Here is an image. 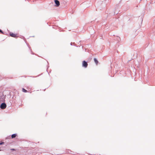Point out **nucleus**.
Masks as SVG:
<instances>
[{
  "instance_id": "0eeeda50",
  "label": "nucleus",
  "mask_w": 155,
  "mask_h": 155,
  "mask_svg": "<svg viewBox=\"0 0 155 155\" xmlns=\"http://www.w3.org/2000/svg\"><path fill=\"white\" fill-rule=\"evenodd\" d=\"M94 61L95 63L96 64V65H97L98 63V61L97 60V59L96 58H94Z\"/></svg>"
},
{
  "instance_id": "dca6fc26",
  "label": "nucleus",
  "mask_w": 155,
  "mask_h": 155,
  "mask_svg": "<svg viewBox=\"0 0 155 155\" xmlns=\"http://www.w3.org/2000/svg\"><path fill=\"white\" fill-rule=\"evenodd\" d=\"M68 150V152H68V153H70L69 152V151H70V152H72V151H71V150Z\"/></svg>"
},
{
  "instance_id": "6ab92c4d",
  "label": "nucleus",
  "mask_w": 155,
  "mask_h": 155,
  "mask_svg": "<svg viewBox=\"0 0 155 155\" xmlns=\"http://www.w3.org/2000/svg\"><path fill=\"white\" fill-rule=\"evenodd\" d=\"M49 67V66H48V67H47V69H46V71H47V72H48V68Z\"/></svg>"
},
{
  "instance_id": "a211bd4d",
  "label": "nucleus",
  "mask_w": 155,
  "mask_h": 155,
  "mask_svg": "<svg viewBox=\"0 0 155 155\" xmlns=\"http://www.w3.org/2000/svg\"><path fill=\"white\" fill-rule=\"evenodd\" d=\"M73 44H74V45L75 47H78L77 46H76V45H75V44H74V43H73Z\"/></svg>"
},
{
  "instance_id": "aec40b11",
  "label": "nucleus",
  "mask_w": 155,
  "mask_h": 155,
  "mask_svg": "<svg viewBox=\"0 0 155 155\" xmlns=\"http://www.w3.org/2000/svg\"><path fill=\"white\" fill-rule=\"evenodd\" d=\"M31 54H34L33 53V52L32 51H31Z\"/></svg>"
},
{
  "instance_id": "39448f33",
  "label": "nucleus",
  "mask_w": 155,
  "mask_h": 155,
  "mask_svg": "<svg viewBox=\"0 0 155 155\" xmlns=\"http://www.w3.org/2000/svg\"><path fill=\"white\" fill-rule=\"evenodd\" d=\"M9 35L11 37H12L15 38L16 37V34L12 32H10Z\"/></svg>"
},
{
  "instance_id": "f8f14e48",
  "label": "nucleus",
  "mask_w": 155,
  "mask_h": 155,
  "mask_svg": "<svg viewBox=\"0 0 155 155\" xmlns=\"http://www.w3.org/2000/svg\"><path fill=\"white\" fill-rule=\"evenodd\" d=\"M117 39L118 41H120V37H117Z\"/></svg>"
},
{
  "instance_id": "423d86ee",
  "label": "nucleus",
  "mask_w": 155,
  "mask_h": 155,
  "mask_svg": "<svg viewBox=\"0 0 155 155\" xmlns=\"http://www.w3.org/2000/svg\"><path fill=\"white\" fill-rule=\"evenodd\" d=\"M17 136H18V135H17V134L16 133L12 134L11 135V138L13 139V138H15L16 137H17Z\"/></svg>"
},
{
  "instance_id": "6e6552de",
  "label": "nucleus",
  "mask_w": 155,
  "mask_h": 155,
  "mask_svg": "<svg viewBox=\"0 0 155 155\" xmlns=\"http://www.w3.org/2000/svg\"><path fill=\"white\" fill-rule=\"evenodd\" d=\"M22 91L24 93H26L28 91L25 89V88H23L22 89Z\"/></svg>"
},
{
  "instance_id": "f03ea898",
  "label": "nucleus",
  "mask_w": 155,
  "mask_h": 155,
  "mask_svg": "<svg viewBox=\"0 0 155 155\" xmlns=\"http://www.w3.org/2000/svg\"><path fill=\"white\" fill-rule=\"evenodd\" d=\"M0 105V107L2 109H5L7 106V105L5 102H3Z\"/></svg>"
},
{
  "instance_id": "5701e85b",
  "label": "nucleus",
  "mask_w": 155,
  "mask_h": 155,
  "mask_svg": "<svg viewBox=\"0 0 155 155\" xmlns=\"http://www.w3.org/2000/svg\"><path fill=\"white\" fill-rule=\"evenodd\" d=\"M117 13H115V12H114V14H117Z\"/></svg>"
},
{
  "instance_id": "4be33fe9",
  "label": "nucleus",
  "mask_w": 155,
  "mask_h": 155,
  "mask_svg": "<svg viewBox=\"0 0 155 155\" xmlns=\"http://www.w3.org/2000/svg\"><path fill=\"white\" fill-rule=\"evenodd\" d=\"M9 137H7L6 138V139H8V138H9Z\"/></svg>"
},
{
  "instance_id": "1a4fd4ad",
  "label": "nucleus",
  "mask_w": 155,
  "mask_h": 155,
  "mask_svg": "<svg viewBox=\"0 0 155 155\" xmlns=\"http://www.w3.org/2000/svg\"><path fill=\"white\" fill-rule=\"evenodd\" d=\"M40 75V74H39L38 75H37V76H28V77H31V78H35V77H38Z\"/></svg>"
},
{
  "instance_id": "f3484780",
  "label": "nucleus",
  "mask_w": 155,
  "mask_h": 155,
  "mask_svg": "<svg viewBox=\"0 0 155 155\" xmlns=\"http://www.w3.org/2000/svg\"><path fill=\"white\" fill-rule=\"evenodd\" d=\"M153 31V32L154 33H155V28L154 29Z\"/></svg>"
},
{
  "instance_id": "393cba45",
  "label": "nucleus",
  "mask_w": 155,
  "mask_h": 155,
  "mask_svg": "<svg viewBox=\"0 0 155 155\" xmlns=\"http://www.w3.org/2000/svg\"><path fill=\"white\" fill-rule=\"evenodd\" d=\"M1 150H0V151H1Z\"/></svg>"
},
{
  "instance_id": "412c9836",
  "label": "nucleus",
  "mask_w": 155,
  "mask_h": 155,
  "mask_svg": "<svg viewBox=\"0 0 155 155\" xmlns=\"http://www.w3.org/2000/svg\"><path fill=\"white\" fill-rule=\"evenodd\" d=\"M72 43H72V42H71V43H70V45H72Z\"/></svg>"
},
{
  "instance_id": "f257e3e1",
  "label": "nucleus",
  "mask_w": 155,
  "mask_h": 155,
  "mask_svg": "<svg viewBox=\"0 0 155 155\" xmlns=\"http://www.w3.org/2000/svg\"><path fill=\"white\" fill-rule=\"evenodd\" d=\"M6 95H4L3 93H0V101L5 102Z\"/></svg>"
},
{
  "instance_id": "b1692460",
  "label": "nucleus",
  "mask_w": 155,
  "mask_h": 155,
  "mask_svg": "<svg viewBox=\"0 0 155 155\" xmlns=\"http://www.w3.org/2000/svg\"><path fill=\"white\" fill-rule=\"evenodd\" d=\"M32 37H34V36H32Z\"/></svg>"
},
{
  "instance_id": "2eb2a0df",
  "label": "nucleus",
  "mask_w": 155,
  "mask_h": 155,
  "mask_svg": "<svg viewBox=\"0 0 155 155\" xmlns=\"http://www.w3.org/2000/svg\"><path fill=\"white\" fill-rule=\"evenodd\" d=\"M27 44V45L28 46V48H29V49H30V50H31V47H30L29 46H28V44Z\"/></svg>"
},
{
  "instance_id": "7ed1b4c3",
  "label": "nucleus",
  "mask_w": 155,
  "mask_h": 155,
  "mask_svg": "<svg viewBox=\"0 0 155 155\" xmlns=\"http://www.w3.org/2000/svg\"><path fill=\"white\" fill-rule=\"evenodd\" d=\"M88 66V64L87 61H83L82 63V66L83 67L86 68H87Z\"/></svg>"
},
{
  "instance_id": "9b49d317",
  "label": "nucleus",
  "mask_w": 155,
  "mask_h": 155,
  "mask_svg": "<svg viewBox=\"0 0 155 155\" xmlns=\"http://www.w3.org/2000/svg\"><path fill=\"white\" fill-rule=\"evenodd\" d=\"M0 33L5 35V33L4 32L0 29Z\"/></svg>"
},
{
  "instance_id": "20e7f679",
  "label": "nucleus",
  "mask_w": 155,
  "mask_h": 155,
  "mask_svg": "<svg viewBox=\"0 0 155 155\" xmlns=\"http://www.w3.org/2000/svg\"><path fill=\"white\" fill-rule=\"evenodd\" d=\"M54 2L55 3L54 6H55L58 7L60 5V2L58 0H54Z\"/></svg>"
},
{
  "instance_id": "9d476101",
  "label": "nucleus",
  "mask_w": 155,
  "mask_h": 155,
  "mask_svg": "<svg viewBox=\"0 0 155 155\" xmlns=\"http://www.w3.org/2000/svg\"><path fill=\"white\" fill-rule=\"evenodd\" d=\"M140 18V20H141V23H142L143 21V16H141V17L139 16V19Z\"/></svg>"
},
{
  "instance_id": "ddd939ff",
  "label": "nucleus",
  "mask_w": 155,
  "mask_h": 155,
  "mask_svg": "<svg viewBox=\"0 0 155 155\" xmlns=\"http://www.w3.org/2000/svg\"><path fill=\"white\" fill-rule=\"evenodd\" d=\"M10 150L12 151H13L15 150L14 148L11 149Z\"/></svg>"
},
{
  "instance_id": "4468645a",
  "label": "nucleus",
  "mask_w": 155,
  "mask_h": 155,
  "mask_svg": "<svg viewBox=\"0 0 155 155\" xmlns=\"http://www.w3.org/2000/svg\"><path fill=\"white\" fill-rule=\"evenodd\" d=\"M4 143V142H2L0 143V145H2Z\"/></svg>"
}]
</instances>
